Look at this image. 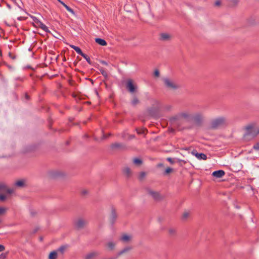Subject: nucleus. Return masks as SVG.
Masks as SVG:
<instances>
[{
  "mask_svg": "<svg viewBox=\"0 0 259 259\" xmlns=\"http://www.w3.org/2000/svg\"><path fill=\"white\" fill-rule=\"evenodd\" d=\"M190 215V213L188 212H185L182 216L183 220H186Z\"/></svg>",
  "mask_w": 259,
  "mask_h": 259,
  "instance_id": "obj_38",
  "label": "nucleus"
},
{
  "mask_svg": "<svg viewBox=\"0 0 259 259\" xmlns=\"http://www.w3.org/2000/svg\"><path fill=\"white\" fill-rule=\"evenodd\" d=\"M6 199V196L4 194H0V201H4Z\"/></svg>",
  "mask_w": 259,
  "mask_h": 259,
  "instance_id": "obj_42",
  "label": "nucleus"
},
{
  "mask_svg": "<svg viewBox=\"0 0 259 259\" xmlns=\"http://www.w3.org/2000/svg\"><path fill=\"white\" fill-rule=\"evenodd\" d=\"M131 249V248L130 247H126L124 249H123L122 250H121L119 252H118L116 255L118 257L119 256H120L122 254L128 251Z\"/></svg>",
  "mask_w": 259,
  "mask_h": 259,
  "instance_id": "obj_20",
  "label": "nucleus"
},
{
  "mask_svg": "<svg viewBox=\"0 0 259 259\" xmlns=\"http://www.w3.org/2000/svg\"><path fill=\"white\" fill-rule=\"evenodd\" d=\"M74 50L77 53H78V54H79L81 56L83 54V53L82 52L81 50L78 47L74 48Z\"/></svg>",
  "mask_w": 259,
  "mask_h": 259,
  "instance_id": "obj_35",
  "label": "nucleus"
},
{
  "mask_svg": "<svg viewBox=\"0 0 259 259\" xmlns=\"http://www.w3.org/2000/svg\"><path fill=\"white\" fill-rule=\"evenodd\" d=\"M227 124V119L225 117L221 116L211 120L210 122V128L216 130Z\"/></svg>",
  "mask_w": 259,
  "mask_h": 259,
  "instance_id": "obj_2",
  "label": "nucleus"
},
{
  "mask_svg": "<svg viewBox=\"0 0 259 259\" xmlns=\"http://www.w3.org/2000/svg\"><path fill=\"white\" fill-rule=\"evenodd\" d=\"M137 133L138 134H143L144 133V131H142V130H141V131H137Z\"/></svg>",
  "mask_w": 259,
  "mask_h": 259,
  "instance_id": "obj_56",
  "label": "nucleus"
},
{
  "mask_svg": "<svg viewBox=\"0 0 259 259\" xmlns=\"http://www.w3.org/2000/svg\"><path fill=\"white\" fill-rule=\"evenodd\" d=\"M117 216L118 215L115 209L114 208H112L111 216L110 218V222L112 226H113L115 224L116 220L117 218Z\"/></svg>",
  "mask_w": 259,
  "mask_h": 259,
  "instance_id": "obj_13",
  "label": "nucleus"
},
{
  "mask_svg": "<svg viewBox=\"0 0 259 259\" xmlns=\"http://www.w3.org/2000/svg\"><path fill=\"white\" fill-rule=\"evenodd\" d=\"M133 162L136 165H140L142 163V160L139 158H135Z\"/></svg>",
  "mask_w": 259,
  "mask_h": 259,
  "instance_id": "obj_32",
  "label": "nucleus"
},
{
  "mask_svg": "<svg viewBox=\"0 0 259 259\" xmlns=\"http://www.w3.org/2000/svg\"><path fill=\"white\" fill-rule=\"evenodd\" d=\"M88 222L81 218H79L74 222V225L76 229L81 230L87 225Z\"/></svg>",
  "mask_w": 259,
  "mask_h": 259,
  "instance_id": "obj_7",
  "label": "nucleus"
},
{
  "mask_svg": "<svg viewBox=\"0 0 259 259\" xmlns=\"http://www.w3.org/2000/svg\"><path fill=\"white\" fill-rule=\"evenodd\" d=\"M221 4V2L220 1H217L215 3H214V5L215 6H220Z\"/></svg>",
  "mask_w": 259,
  "mask_h": 259,
  "instance_id": "obj_49",
  "label": "nucleus"
},
{
  "mask_svg": "<svg viewBox=\"0 0 259 259\" xmlns=\"http://www.w3.org/2000/svg\"><path fill=\"white\" fill-rule=\"evenodd\" d=\"M61 4L63 5V6L66 8V9L69 12L72 13V14H74V11L72 9H71L70 7H69V6H68L67 5H66L65 3H64L63 2H61Z\"/></svg>",
  "mask_w": 259,
  "mask_h": 259,
  "instance_id": "obj_27",
  "label": "nucleus"
},
{
  "mask_svg": "<svg viewBox=\"0 0 259 259\" xmlns=\"http://www.w3.org/2000/svg\"><path fill=\"white\" fill-rule=\"evenodd\" d=\"M15 185L18 187H23L25 185L23 180H19L15 183Z\"/></svg>",
  "mask_w": 259,
  "mask_h": 259,
  "instance_id": "obj_26",
  "label": "nucleus"
},
{
  "mask_svg": "<svg viewBox=\"0 0 259 259\" xmlns=\"http://www.w3.org/2000/svg\"><path fill=\"white\" fill-rule=\"evenodd\" d=\"M18 19L19 20H23V18L22 17H18Z\"/></svg>",
  "mask_w": 259,
  "mask_h": 259,
  "instance_id": "obj_60",
  "label": "nucleus"
},
{
  "mask_svg": "<svg viewBox=\"0 0 259 259\" xmlns=\"http://www.w3.org/2000/svg\"><path fill=\"white\" fill-rule=\"evenodd\" d=\"M131 249V248L130 247H126L124 249H123L122 250H121L119 252H118L116 255L118 257L119 256H120L122 254L128 251Z\"/></svg>",
  "mask_w": 259,
  "mask_h": 259,
  "instance_id": "obj_21",
  "label": "nucleus"
},
{
  "mask_svg": "<svg viewBox=\"0 0 259 259\" xmlns=\"http://www.w3.org/2000/svg\"><path fill=\"white\" fill-rule=\"evenodd\" d=\"M107 245L110 250H112L114 248L115 244L112 242H110L107 244Z\"/></svg>",
  "mask_w": 259,
  "mask_h": 259,
  "instance_id": "obj_28",
  "label": "nucleus"
},
{
  "mask_svg": "<svg viewBox=\"0 0 259 259\" xmlns=\"http://www.w3.org/2000/svg\"><path fill=\"white\" fill-rule=\"evenodd\" d=\"M127 90L131 93H134L137 90L138 87L134 83V81L131 79H128L125 83Z\"/></svg>",
  "mask_w": 259,
  "mask_h": 259,
  "instance_id": "obj_6",
  "label": "nucleus"
},
{
  "mask_svg": "<svg viewBox=\"0 0 259 259\" xmlns=\"http://www.w3.org/2000/svg\"><path fill=\"white\" fill-rule=\"evenodd\" d=\"M4 64L6 66H7L8 67H9V68H11L12 67L11 66H10L9 65H8L6 62H4Z\"/></svg>",
  "mask_w": 259,
  "mask_h": 259,
  "instance_id": "obj_54",
  "label": "nucleus"
},
{
  "mask_svg": "<svg viewBox=\"0 0 259 259\" xmlns=\"http://www.w3.org/2000/svg\"><path fill=\"white\" fill-rule=\"evenodd\" d=\"M6 254H4V253H2L0 255V258H6Z\"/></svg>",
  "mask_w": 259,
  "mask_h": 259,
  "instance_id": "obj_53",
  "label": "nucleus"
},
{
  "mask_svg": "<svg viewBox=\"0 0 259 259\" xmlns=\"http://www.w3.org/2000/svg\"><path fill=\"white\" fill-rule=\"evenodd\" d=\"M100 71L103 76H104L106 78L108 77V73H107V71L104 68H100Z\"/></svg>",
  "mask_w": 259,
  "mask_h": 259,
  "instance_id": "obj_31",
  "label": "nucleus"
},
{
  "mask_svg": "<svg viewBox=\"0 0 259 259\" xmlns=\"http://www.w3.org/2000/svg\"><path fill=\"white\" fill-rule=\"evenodd\" d=\"M159 39L162 41H169L171 39V35L166 33H161L160 34Z\"/></svg>",
  "mask_w": 259,
  "mask_h": 259,
  "instance_id": "obj_16",
  "label": "nucleus"
},
{
  "mask_svg": "<svg viewBox=\"0 0 259 259\" xmlns=\"http://www.w3.org/2000/svg\"><path fill=\"white\" fill-rule=\"evenodd\" d=\"M14 190L12 189L8 188L7 186L4 183H0V192H6L11 194L13 193Z\"/></svg>",
  "mask_w": 259,
  "mask_h": 259,
  "instance_id": "obj_12",
  "label": "nucleus"
},
{
  "mask_svg": "<svg viewBox=\"0 0 259 259\" xmlns=\"http://www.w3.org/2000/svg\"><path fill=\"white\" fill-rule=\"evenodd\" d=\"M17 80H19L20 81H23V79L20 78V77H18L17 78Z\"/></svg>",
  "mask_w": 259,
  "mask_h": 259,
  "instance_id": "obj_61",
  "label": "nucleus"
},
{
  "mask_svg": "<svg viewBox=\"0 0 259 259\" xmlns=\"http://www.w3.org/2000/svg\"><path fill=\"white\" fill-rule=\"evenodd\" d=\"M95 42L102 46H106L107 45L106 40L101 38H95Z\"/></svg>",
  "mask_w": 259,
  "mask_h": 259,
  "instance_id": "obj_18",
  "label": "nucleus"
},
{
  "mask_svg": "<svg viewBox=\"0 0 259 259\" xmlns=\"http://www.w3.org/2000/svg\"><path fill=\"white\" fill-rule=\"evenodd\" d=\"M57 257V251H53L50 252L49 259H56Z\"/></svg>",
  "mask_w": 259,
  "mask_h": 259,
  "instance_id": "obj_22",
  "label": "nucleus"
},
{
  "mask_svg": "<svg viewBox=\"0 0 259 259\" xmlns=\"http://www.w3.org/2000/svg\"><path fill=\"white\" fill-rule=\"evenodd\" d=\"M182 119L180 113L179 112L169 117V121L171 125L176 127L179 130H180L181 126L182 124Z\"/></svg>",
  "mask_w": 259,
  "mask_h": 259,
  "instance_id": "obj_4",
  "label": "nucleus"
},
{
  "mask_svg": "<svg viewBox=\"0 0 259 259\" xmlns=\"http://www.w3.org/2000/svg\"><path fill=\"white\" fill-rule=\"evenodd\" d=\"M72 96L75 99L76 102H78V101L80 100V99L77 98V95L74 93L72 94Z\"/></svg>",
  "mask_w": 259,
  "mask_h": 259,
  "instance_id": "obj_46",
  "label": "nucleus"
},
{
  "mask_svg": "<svg viewBox=\"0 0 259 259\" xmlns=\"http://www.w3.org/2000/svg\"><path fill=\"white\" fill-rule=\"evenodd\" d=\"M159 75H160V73H159V71H158V70H157V69L155 70L154 72V75L155 77H159Z\"/></svg>",
  "mask_w": 259,
  "mask_h": 259,
  "instance_id": "obj_44",
  "label": "nucleus"
},
{
  "mask_svg": "<svg viewBox=\"0 0 259 259\" xmlns=\"http://www.w3.org/2000/svg\"><path fill=\"white\" fill-rule=\"evenodd\" d=\"M101 63L103 65H108V63L105 61H101Z\"/></svg>",
  "mask_w": 259,
  "mask_h": 259,
  "instance_id": "obj_52",
  "label": "nucleus"
},
{
  "mask_svg": "<svg viewBox=\"0 0 259 259\" xmlns=\"http://www.w3.org/2000/svg\"><path fill=\"white\" fill-rule=\"evenodd\" d=\"M111 148L113 150H124L126 149V145L122 143H114L111 145Z\"/></svg>",
  "mask_w": 259,
  "mask_h": 259,
  "instance_id": "obj_11",
  "label": "nucleus"
},
{
  "mask_svg": "<svg viewBox=\"0 0 259 259\" xmlns=\"http://www.w3.org/2000/svg\"><path fill=\"white\" fill-rule=\"evenodd\" d=\"M9 57L13 60H15L17 58V56L12 53L10 52L8 54Z\"/></svg>",
  "mask_w": 259,
  "mask_h": 259,
  "instance_id": "obj_41",
  "label": "nucleus"
},
{
  "mask_svg": "<svg viewBox=\"0 0 259 259\" xmlns=\"http://www.w3.org/2000/svg\"><path fill=\"white\" fill-rule=\"evenodd\" d=\"M84 137H85L86 138H88V135H84Z\"/></svg>",
  "mask_w": 259,
  "mask_h": 259,
  "instance_id": "obj_64",
  "label": "nucleus"
},
{
  "mask_svg": "<svg viewBox=\"0 0 259 259\" xmlns=\"http://www.w3.org/2000/svg\"><path fill=\"white\" fill-rule=\"evenodd\" d=\"M5 247L3 245L0 244V252L4 251Z\"/></svg>",
  "mask_w": 259,
  "mask_h": 259,
  "instance_id": "obj_50",
  "label": "nucleus"
},
{
  "mask_svg": "<svg viewBox=\"0 0 259 259\" xmlns=\"http://www.w3.org/2000/svg\"><path fill=\"white\" fill-rule=\"evenodd\" d=\"M70 47L71 48H72L73 49H74V48H76V47H77L76 46H74V45H70Z\"/></svg>",
  "mask_w": 259,
  "mask_h": 259,
  "instance_id": "obj_58",
  "label": "nucleus"
},
{
  "mask_svg": "<svg viewBox=\"0 0 259 259\" xmlns=\"http://www.w3.org/2000/svg\"><path fill=\"white\" fill-rule=\"evenodd\" d=\"M253 148L255 150H259V142L253 145Z\"/></svg>",
  "mask_w": 259,
  "mask_h": 259,
  "instance_id": "obj_43",
  "label": "nucleus"
},
{
  "mask_svg": "<svg viewBox=\"0 0 259 259\" xmlns=\"http://www.w3.org/2000/svg\"><path fill=\"white\" fill-rule=\"evenodd\" d=\"M146 191L147 193L150 195L155 200L159 201L162 199V197L159 192L154 191L149 188H147Z\"/></svg>",
  "mask_w": 259,
  "mask_h": 259,
  "instance_id": "obj_10",
  "label": "nucleus"
},
{
  "mask_svg": "<svg viewBox=\"0 0 259 259\" xmlns=\"http://www.w3.org/2000/svg\"><path fill=\"white\" fill-rule=\"evenodd\" d=\"M225 175V172L223 170H218L212 172V176L217 178H222Z\"/></svg>",
  "mask_w": 259,
  "mask_h": 259,
  "instance_id": "obj_15",
  "label": "nucleus"
},
{
  "mask_svg": "<svg viewBox=\"0 0 259 259\" xmlns=\"http://www.w3.org/2000/svg\"><path fill=\"white\" fill-rule=\"evenodd\" d=\"M87 193H88V191L87 190H82L81 191V195H85Z\"/></svg>",
  "mask_w": 259,
  "mask_h": 259,
  "instance_id": "obj_51",
  "label": "nucleus"
},
{
  "mask_svg": "<svg viewBox=\"0 0 259 259\" xmlns=\"http://www.w3.org/2000/svg\"><path fill=\"white\" fill-rule=\"evenodd\" d=\"M146 176V173L144 171H142V172H141L140 175H139V179L141 180H142Z\"/></svg>",
  "mask_w": 259,
  "mask_h": 259,
  "instance_id": "obj_39",
  "label": "nucleus"
},
{
  "mask_svg": "<svg viewBox=\"0 0 259 259\" xmlns=\"http://www.w3.org/2000/svg\"><path fill=\"white\" fill-rule=\"evenodd\" d=\"M182 119H184L187 121L192 120V114L189 110H184L180 112Z\"/></svg>",
  "mask_w": 259,
  "mask_h": 259,
  "instance_id": "obj_9",
  "label": "nucleus"
},
{
  "mask_svg": "<svg viewBox=\"0 0 259 259\" xmlns=\"http://www.w3.org/2000/svg\"><path fill=\"white\" fill-rule=\"evenodd\" d=\"M81 56L82 57H83L85 60L86 61H87V62L90 64H92V61L91 60V59L87 55L83 53Z\"/></svg>",
  "mask_w": 259,
  "mask_h": 259,
  "instance_id": "obj_29",
  "label": "nucleus"
},
{
  "mask_svg": "<svg viewBox=\"0 0 259 259\" xmlns=\"http://www.w3.org/2000/svg\"><path fill=\"white\" fill-rule=\"evenodd\" d=\"M166 160L169 162L171 164H174L176 162V159L172 158L171 157H168L166 158Z\"/></svg>",
  "mask_w": 259,
  "mask_h": 259,
  "instance_id": "obj_37",
  "label": "nucleus"
},
{
  "mask_svg": "<svg viewBox=\"0 0 259 259\" xmlns=\"http://www.w3.org/2000/svg\"><path fill=\"white\" fill-rule=\"evenodd\" d=\"M174 131H175V130H174V129H173V128H171V129L170 130V132H174Z\"/></svg>",
  "mask_w": 259,
  "mask_h": 259,
  "instance_id": "obj_62",
  "label": "nucleus"
},
{
  "mask_svg": "<svg viewBox=\"0 0 259 259\" xmlns=\"http://www.w3.org/2000/svg\"><path fill=\"white\" fill-rule=\"evenodd\" d=\"M99 255V253L97 251L92 252L88 253L86 255L85 258V259H92L94 257L97 256Z\"/></svg>",
  "mask_w": 259,
  "mask_h": 259,
  "instance_id": "obj_17",
  "label": "nucleus"
},
{
  "mask_svg": "<svg viewBox=\"0 0 259 259\" xmlns=\"http://www.w3.org/2000/svg\"><path fill=\"white\" fill-rule=\"evenodd\" d=\"M25 98L27 100L30 99V97L29 96V95L27 94H25Z\"/></svg>",
  "mask_w": 259,
  "mask_h": 259,
  "instance_id": "obj_55",
  "label": "nucleus"
},
{
  "mask_svg": "<svg viewBox=\"0 0 259 259\" xmlns=\"http://www.w3.org/2000/svg\"><path fill=\"white\" fill-rule=\"evenodd\" d=\"M6 208L4 207H0V214H2L6 212Z\"/></svg>",
  "mask_w": 259,
  "mask_h": 259,
  "instance_id": "obj_45",
  "label": "nucleus"
},
{
  "mask_svg": "<svg viewBox=\"0 0 259 259\" xmlns=\"http://www.w3.org/2000/svg\"><path fill=\"white\" fill-rule=\"evenodd\" d=\"M0 56H2V50H0Z\"/></svg>",
  "mask_w": 259,
  "mask_h": 259,
  "instance_id": "obj_63",
  "label": "nucleus"
},
{
  "mask_svg": "<svg viewBox=\"0 0 259 259\" xmlns=\"http://www.w3.org/2000/svg\"><path fill=\"white\" fill-rule=\"evenodd\" d=\"M243 138L245 141H249L255 138L259 134V128H257L255 123H251L245 127Z\"/></svg>",
  "mask_w": 259,
  "mask_h": 259,
  "instance_id": "obj_1",
  "label": "nucleus"
},
{
  "mask_svg": "<svg viewBox=\"0 0 259 259\" xmlns=\"http://www.w3.org/2000/svg\"><path fill=\"white\" fill-rule=\"evenodd\" d=\"M139 100L136 96H134L133 99L131 102V104L133 106H136L139 103Z\"/></svg>",
  "mask_w": 259,
  "mask_h": 259,
  "instance_id": "obj_25",
  "label": "nucleus"
},
{
  "mask_svg": "<svg viewBox=\"0 0 259 259\" xmlns=\"http://www.w3.org/2000/svg\"><path fill=\"white\" fill-rule=\"evenodd\" d=\"M173 170H174V169L172 168L167 167V168L165 169V170L164 172V175H167L169 174V173L172 172Z\"/></svg>",
  "mask_w": 259,
  "mask_h": 259,
  "instance_id": "obj_33",
  "label": "nucleus"
},
{
  "mask_svg": "<svg viewBox=\"0 0 259 259\" xmlns=\"http://www.w3.org/2000/svg\"><path fill=\"white\" fill-rule=\"evenodd\" d=\"M160 107V102L157 100H153L152 107L147 109L148 113L151 116L157 117L159 115Z\"/></svg>",
  "mask_w": 259,
  "mask_h": 259,
  "instance_id": "obj_3",
  "label": "nucleus"
},
{
  "mask_svg": "<svg viewBox=\"0 0 259 259\" xmlns=\"http://www.w3.org/2000/svg\"><path fill=\"white\" fill-rule=\"evenodd\" d=\"M36 26L42 29L44 31H45L46 32H50L48 28L41 21L38 22V23L36 25Z\"/></svg>",
  "mask_w": 259,
  "mask_h": 259,
  "instance_id": "obj_19",
  "label": "nucleus"
},
{
  "mask_svg": "<svg viewBox=\"0 0 259 259\" xmlns=\"http://www.w3.org/2000/svg\"><path fill=\"white\" fill-rule=\"evenodd\" d=\"M176 162L179 163V164L181 165H182V163L185 164L186 163V162L184 160H182V159H176Z\"/></svg>",
  "mask_w": 259,
  "mask_h": 259,
  "instance_id": "obj_40",
  "label": "nucleus"
},
{
  "mask_svg": "<svg viewBox=\"0 0 259 259\" xmlns=\"http://www.w3.org/2000/svg\"><path fill=\"white\" fill-rule=\"evenodd\" d=\"M121 240L124 242H127L130 240V237L127 235H124L122 236Z\"/></svg>",
  "mask_w": 259,
  "mask_h": 259,
  "instance_id": "obj_30",
  "label": "nucleus"
},
{
  "mask_svg": "<svg viewBox=\"0 0 259 259\" xmlns=\"http://www.w3.org/2000/svg\"><path fill=\"white\" fill-rule=\"evenodd\" d=\"M168 231L169 233L171 235L174 234L175 233V230L174 229H169Z\"/></svg>",
  "mask_w": 259,
  "mask_h": 259,
  "instance_id": "obj_48",
  "label": "nucleus"
},
{
  "mask_svg": "<svg viewBox=\"0 0 259 259\" xmlns=\"http://www.w3.org/2000/svg\"><path fill=\"white\" fill-rule=\"evenodd\" d=\"M162 81L164 86L169 90H176L180 87V86L176 83L175 81L167 77L163 78Z\"/></svg>",
  "mask_w": 259,
  "mask_h": 259,
  "instance_id": "obj_5",
  "label": "nucleus"
},
{
  "mask_svg": "<svg viewBox=\"0 0 259 259\" xmlns=\"http://www.w3.org/2000/svg\"><path fill=\"white\" fill-rule=\"evenodd\" d=\"M31 18L32 19L34 23L36 24V25L40 21L35 16H31Z\"/></svg>",
  "mask_w": 259,
  "mask_h": 259,
  "instance_id": "obj_36",
  "label": "nucleus"
},
{
  "mask_svg": "<svg viewBox=\"0 0 259 259\" xmlns=\"http://www.w3.org/2000/svg\"><path fill=\"white\" fill-rule=\"evenodd\" d=\"M110 136H111V134H109L108 135H106V134H104L103 135L102 139H106L108 138V137H109Z\"/></svg>",
  "mask_w": 259,
  "mask_h": 259,
  "instance_id": "obj_47",
  "label": "nucleus"
},
{
  "mask_svg": "<svg viewBox=\"0 0 259 259\" xmlns=\"http://www.w3.org/2000/svg\"><path fill=\"white\" fill-rule=\"evenodd\" d=\"M123 173L127 176L130 177L131 175V171L129 167H125L123 170Z\"/></svg>",
  "mask_w": 259,
  "mask_h": 259,
  "instance_id": "obj_24",
  "label": "nucleus"
},
{
  "mask_svg": "<svg viewBox=\"0 0 259 259\" xmlns=\"http://www.w3.org/2000/svg\"><path fill=\"white\" fill-rule=\"evenodd\" d=\"M203 117L201 113H197L194 115L192 114V120L197 126L201 125L203 122Z\"/></svg>",
  "mask_w": 259,
  "mask_h": 259,
  "instance_id": "obj_8",
  "label": "nucleus"
},
{
  "mask_svg": "<svg viewBox=\"0 0 259 259\" xmlns=\"http://www.w3.org/2000/svg\"><path fill=\"white\" fill-rule=\"evenodd\" d=\"M173 106L171 105H166L163 107V111L165 112H170L172 111Z\"/></svg>",
  "mask_w": 259,
  "mask_h": 259,
  "instance_id": "obj_23",
  "label": "nucleus"
},
{
  "mask_svg": "<svg viewBox=\"0 0 259 259\" xmlns=\"http://www.w3.org/2000/svg\"><path fill=\"white\" fill-rule=\"evenodd\" d=\"M163 166V164L161 163H160L158 164V165H157V167H160Z\"/></svg>",
  "mask_w": 259,
  "mask_h": 259,
  "instance_id": "obj_57",
  "label": "nucleus"
},
{
  "mask_svg": "<svg viewBox=\"0 0 259 259\" xmlns=\"http://www.w3.org/2000/svg\"><path fill=\"white\" fill-rule=\"evenodd\" d=\"M7 7L9 9H11V6L10 4H7Z\"/></svg>",
  "mask_w": 259,
  "mask_h": 259,
  "instance_id": "obj_59",
  "label": "nucleus"
},
{
  "mask_svg": "<svg viewBox=\"0 0 259 259\" xmlns=\"http://www.w3.org/2000/svg\"><path fill=\"white\" fill-rule=\"evenodd\" d=\"M193 155H195L199 160H206L207 159V156L204 153H199L197 152L196 150H194L192 152Z\"/></svg>",
  "mask_w": 259,
  "mask_h": 259,
  "instance_id": "obj_14",
  "label": "nucleus"
},
{
  "mask_svg": "<svg viewBox=\"0 0 259 259\" xmlns=\"http://www.w3.org/2000/svg\"><path fill=\"white\" fill-rule=\"evenodd\" d=\"M66 249V247L64 246H60L57 250V251L63 254L64 252V251Z\"/></svg>",
  "mask_w": 259,
  "mask_h": 259,
  "instance_id": "obj_34",
  "label": "nucleus"
}]
</instances>
